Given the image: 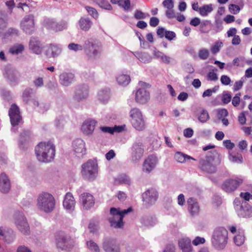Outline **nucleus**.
Wrapping results in <instances>:
<instances>
[{
  "instance_id": "obj_12",
  "label": "nucleus",
  "mask_w": 252,
  "mask_h": 252,
  "mask_svg": "<svg viewBox=\"0 0 252 252\" xmlns=\"http://www.w3.org/2000/svg\"><path fill=\"white\" fill-rule=\"evenodd\" d=\"M44 26L48 30L55 32L63 31L67 28V23L65 21L57 22L54 19H47L44 22Z\"/></svg>"
},
{
  "instance_id": "obj_63",
  "label": "nucleus",
  "mask_w": 252,
  "mask_h": 252,
  "mask_svg": "<svg viewBox=\"0 0 252 252\" xmlns=\"http://www.w3.org/2000/svg\"><path fill=\"white\" fill-rule=\"evenodd\" d=\"M176 36V34L174 32L171 31L165 32V37L166 38L169 40H172Z\"/></svg>"
},
{
  "instance_id": "obj_28",
  "label": "nucleus",
  "mask_w": 252,
  "mask_h": 252,
  "mask_svg": "<svg viewBox=\"0 0 252 252\" xmlns=\"http://www.w3.org/2000/svg\"><path fill=\"white\" fill-rule=\"evenodd\" d=\"M238 215L243 218H248L252 216V208L246 202H243L238 211Z\"/></svg>"
},
{
  "instance_id": "obj_7",
  "label": "nucleus",
  "mask_w": 252,
  "mask_h": 252,
  "mask_svg": "<svg viewBox=\"0 0 252 252\" xmlns=\"http://www.w3.org/2000/svg\"><path fill=\"white\" fill-rule=\"evenodd\" d=\"M81 175L84 179L93 181L94 177V161L89 159L82 165Z\"/></svg>"
},
{
  "instance_id": "obj_62",
  "label": "nucleus",
  "mask_w": 252,
  "mask_h": 252,
  "mask_svg": "<svg viewBox=\"0 0 252 252\" xmlns=\"http://www.w3.org/2000/svg\"><path fill=\"white\" fill-rule=\"evenodd\" d=\"M159 22V21L158 18L153 17L150 19L149 23L151 27H155L158 25Z\"/></svg>"
},
{
  "instance_id": "obj_11",
  "label": "nucleus",
  "mask_w": 252,
  "mask_h": 252,
  "mask_svg": "<svg viewBox=\"0 0 252 252\" xmlns=\"http://www.w3.org/2000/svg\"><path fill=\"white\" fill-rule=\"evenodd\" d=\"M8 115L11 125L13 126H18L22 120L20 109L15 104L11 105L8 111Z\"/></svg>"
},
{
  "instance_id": "obj_23",
  "label": "nucleus",
  "mask_w": 252,
  "mask_h": 252,
  "mask_svg": "<svg viewBox=\"0 0 252 252\" xmlns=\"http://www.w3.org/2000/svg\"><path fill=\"white\" fill-rule=\"evenodd\" d=\"M103 249L106 252H120V251L119 245L113 240L105 241L103 243Z\"/></svg>"
},
{
  "instance_id": "obj_36",
  "label": "nucleus",
  "mask_w": 252,
  "mask_h": 252,
  "mask_svg": "<svg viewBox=\"0 0 252 252\" xmlns=\"http://www.w3.org/2000/svg\"><path fill=\"white\" fill-rule=\"evenodd\" d=\"M136 57L140 62L145 63H150L152 59V57L149 54L145 52L136 53Z\"/></svg>"
},
{
  "instance_id": "obj_4",
  "label": "nucleus",
  "mask_w": 252,
  "mask_h": 252,
  "mask_svg": "<svg viewBox=\"0 0 252 252\" xmlns=\"http://www.w3.org/2000/svg\"><path fill=\"white\" fill-rule=\"evenodd\" d=\"M228 232L222 227L216 228L213 232L212 238V243L217 250H222L227 242Z\"/></svg>"
},
{
  "instance_id": "obj_16",
  "label": "nucleus",
  "mask_w": 252,
  "mask_h": 252,
  "mask_svg": "<svg viewBox=\"0 0 252 252\" xmlns=\"http://www.w3.org/2000/svg\"><path fill=\"white\" fill-rule=\"evenodd\" d=\"M80 200L82 203L83 208L86 210H89L93 207L94 204V196L87 192L81 194Z\"/></svg>"
},
{
  "instance_id": "obj_53",
  "label": "nucleus",
  "mask_w": 252,
  "mask_h": 252,
  "mask_svg": "<svg viewBox=\"0 0 252 252\" xmlns=\"http://www.w3.org/2000/svg\"><path fill=\"white\" fill-rule=\"evenodd\" d=\"M244 82V79L243 78H241L240 80L235 82L233 86V90L234 91H238L240 90L242 88Z\"/></svg>"
},
{
  "instance_id": "obj_35",
  "label": "nucleus",
  "mask_w": 252,
  "mask_h": 252,
  "mask_svg": "<svg viewBox=\"0 0 252 252\" xmlns=\"http://www.w3.org/2000/svg\"><path fill=\"white\" fill-rule=\"evenodd\" d=\"M241 93H238L235 94V95L232 98L231 100L232 104L234 107H238L241 104V108L242 109L245 106L246 103L245 101H241Z\"/></svg>"
},
{
  "instance_id": "obj_41",
  "label": "nucleus",
  "mask_w": 252,
  "mask_h": 252,
  "mask_svg": "<svg viewBox=\"0 0 252 252\" xmlns=\"http://www.w3.org/2000/svg\"><path fill=\"white\" fill-rule=\"evenodd\" d=\"M210 118L208 112L202 109L198 116V120L202 123H206Z\"/></svg>"
},
{
  "instance_id": "obj_19",
  "label": "nucleus",
  "mask_w": 252,
  "mask_h": 252,
  "mask_svg": "<svg viewBox=\"0 0 252 252\" xmlns=\"http://www.w3.org/2000/svg\"><path fill=\"white\" fill-rule=\"evenodd\" d=\"M188 210L191 216L197 215L200 212V207L196 199L190 197L188 199Z\"/></svg>"
},
{
  "instance_id": "obj_58",
  "label": "nucleus",
  "mask_w": 252,
  "mask_h": 252,
  "mask_svg": "<svg viewBox=\"0 0 252 252\" xmlns=\"http://www.w3.org/2000/svg\"><path fill=\"white\" fill-rule=\"evenodd\" d=\"M229 10L231 13L237 14L239 12L240 8L238 5L231 4L229 6Z\"/></svg>"
},
{
  "instance_id": "obj_44",
  "label": "nucleus",
  "mask_w": 252,
  "mask_h": 252,
  "mask_svg": "<svg viewBox=\"0 0 252 252\" xmlns=\"http://www.w3.org/2000/svg\"><path fill=\"white\" fill-rule=\"evenodd\" d=\"M118 5L123 8L125 11H128L130 8V0H120Z\"/></svg>"
},
{
  "instance_id": "obj_64",
  "label": "nucleus",
  "mask_w": 252,
  "mask_h": 252,
  "mask_svg": "<svg viewBox=\"0 0 252 252\" xmlns=\"http://www.w3.org/2000/svg\"><path fill=\"white\" fill-rule=\"evenodd\" d=\"M240 196L244 198L246 201H249L252 199V195L249 192H241Z\"/></svg>"
},
{
  "instance_id": "obj_20",
  "label": "nucleus",
  "mask_w": 252,
  "mask_h": 252,
  "mask_svg": "<svg viewBox=\"0 0 252 252\" xmlns=\"http://www.w3.org/2000/svg\"><path fill=\"white\" fill-rule=\"evenodd\" d=\"M150 98L149 93L144 89L138 90L135 94L136 102L144 104L146 103Z\"/></svg>"
},
{
  "instance_id": "obj_32",
  "label": "nucleus",
  "mask_w": 252,
  "mask_h": 252,
  "mask_svg": "<svg viewBox=\"0 0 252 252\" xmlns=\"http://www.w3.org/2000/svg\"><path fill=\"white\" fill-rule=\"evenodd\" d=\"M74 76L72 73H64L61 75V83L65 86L70 85L74 81Z\"/></svg>"
},
{
  "instance_id": "obj_1",
  "label": "nucleus",
  "mask_w": 252,
  "mask_h": 252,
  "mask_svg": "<svg viewBox=\"0 0 252 252\" xmlns=\"http://www.w3.org/2000/svg\"><path fill=\"white\" fill-rule=\"evenodd\" d=\"M37 159L42 162L48 163L54 159L56 153L55 145L51 142H41L35 148Z\"/></svg>"
},
{
  "instance_id": "obj_34",
  "label": "nucleus",
  "mask_w": 252,
  "mask_h": 252,
  "mask_svg": "<svg viewBox=\"0 0 252 252\" xmlns=\"http://www.w3.org/2000/svg\"><path fill=\"white\" fill-rule=\"evenodd\" d=\"M98 99L101 102H107L110 97V91L109 89L102 90L98 93Z\"/></svg>"
},
{
  "instance_id": "obj_57",
  "label": "nucleus",
  "mask_w": 252,
  "mask_h": 252,
  "mask_svg": "<svg viewBox=\"0 0 252 252\" xmlns=\"http://www.w3.org/2000/svg\"><path fill=\"white\" fill-rule=\"evenodd\" d=\"M165 16L168 19H172L176 17V13L174 9H167L165 12Z\"/></svg>"
},
{
  "instance_id": "obj_61",
  "label": "nucleus",
  "mask_w": 252,
  "mask_h": 252,
  "mask_svg": "<svg viewBox=\"0 0 252 252\" xmlns=\"http://www.w3.org/2000/svg\"><path fill=\"white\" fill-rule=\"evenodd\" d=\"M33 83L37 88L42 87L44 84L43 78L39 77L36 78L33 81Z\"/></svg>"
},
{
  "instance_id": "obj_42",
  "label": "nucleus",
  "mask_w": 252,
  "mask_h": 252,
  "mask_svg": "<svg viewBox=\"0 0 252 252\" xmlns=\"http://www.w3.org/2000/svg\"><path fill=\"white\" fill-rule=\"evenodd\" d=\"M24 50V47L22 44H17L11 47L9 52L13 55H18L21 53Z\"/></svg>"
},
{
  "instance_id": "obj_55",
  "label": "nucleus",
  "mask_w": 252,
  "mask_h": 252,
  "mask_svg": "<svg viewBox=\"0 0 252 252\" xmlns=\"http://www.w3.org/2000/svg\"><path fill=\"white\" fill-rule=\"evenodd\" d=\"M162 5L167 9H173L174 6V3L172 0H164L162 2Z\"/></svg>"
},
{
  "instance_id": "obj_31",
  "label": "nucleus",
  "mask_w": 252,
  "mask_h": 252,
  "mask_svg": "<svg viewBox=\"0 0 252 252\" xmlns=\"http://www.w3.org/2000/svg\"><path fill=\"white\" fill-rule=\"evenodd\" d=\"M61 52V50L57 46L50 44L46 51V55L49 58L53 57L58 56Z\"/></svg>"
},
{
  "instance_id": "obj_15",
  "label": "nucleus",
  "mask_w": 252,
  "mask_h": 252,
  "mask_svg": "<svg viewBox=\"0 0 252 252\" xmlns=\"http://www.w3.org/2000/svg\"><path fill=\"white\" fill-rule=\"evenodd\" d=\"M132 150V160L136 162L143 156L144 153L143 145L140 142H136L134 143Z\"/></svg>"
},
{
  "instance_id": "obj_49",
  "label": "nucleus",
  "mask_w": 252,
  "mask_h": 252,
  "mask_svg": "<svg viewBox=\"0 0 252 252\" xmlns=\"http://www.w3.org/2000/svg\"><path fill=\"white\" fill-rule=\"evenodd\" d=\"M134 18L136 19H145L147 17H149L150 15L148 13H145L141 10H136L134 13Z\"/></svg>"
},
{
  "instance_id": "obj_40",
  "label": "nucleus",
  "mask_w": 252,
  "mask_h": 252,
  "mask_svg": "<svg viewBox=\"0 0 252 252\" xmlns=\"http://www.w3.org/2000/svg\"><path fill=\"white\" fill-rule=\"evenodd\" d=\"M91 24V22L88 18H82L79 21L80 27L84 31H88L90 28Z\"/></svg>"
},
{
  "instance_id": "obj_5",
  "label": "nucleus",
  "mask_w": 252,
  "mask_h": 252,
  "mask_svg": "<svg viewBox=\"0 0 252 252\" xmlns=\"http://www.w3.org/2000/svg\"><path fill=\"white\" fill-rule=\"evenodd\" d=\"M130 122L132 126L138 131H142L146 128V122L141 111L134 108L129 111Z\"/></svg>"
},
{
  "instance_id": "obj_3",
  "label": "nucleus",
  "mask_w": 252,
  "mask_h": 252,
  "mask_svg": "<svg viewBox=\"0 0 252 252\" xmlns=\"http://www.w3.org/2000/svg\"><path fill=\"white\" fill-rule=\"evenodd\" d=\"M132 211L131 208L121 210L120 208H111L110 210V217L109 221L110 225L115 228H121L124 226V217Z\"/></svg>"
},
{
  "instance_id": "obj_37",
  "label": "nucleus",
  "mask_w": 252,
  "mask_h": 252,
  "mask_svg": "<svg viewBox=\"0 0 252 252\" xmlns=\"http://www.w3.org/2000/svg\"><path fill=\"white\" fill-rule=\"evenodd\" d=\"M229 158L231 161L237 163H242L243 160L242 155L235 152H232L229 154Z\"/></svg>"
},
{
  "instance_id": "obj_24",
  "label": "nucleus",
  "mask_w": 252,
  "mask_h": 252,
  "mask_svg": "<svg viewBox=\"0 0 252 252\" xmlns=\"http://www.w3.org/2000/svg\"><path fill=\"white\" fill-rule=\"evenodd\" d=\"M10 181L4 173L0 175V190L3 193L8 192L10 189Z\"/></svg>"
},
{
  "instance_id": "obj_46",
  "label": "nucleus",
  "mask_w": 252,
  "mask_h": 252,
  "mask_svg": "<svg viewBox=\"0 0 252 252\" xmlns=\"http://www.w3.org/2000/svg\"><path fill=\"white\" fill-rule=\"evenodd\" d=\"M18 35V31L14 28H9L7 31L4 32L3 37L4 38L9 36H17Z\"/></svg>"
},
{
  "instance_id": "obj_60",
  "label": "nucleus",
  "mask_w": 252,
  "mask_h": 252,
  "mask_svg": "<svg viewBox=\"0 0 252 252\" xmlns=\"http://www.w3.org/2000/svg\"><path fill=\"white\" fill-rule=\"evenodd\" d=\"M205 242V240L203 237L199 236L196 237L193 241L192 244L194 246H197L200 244H203Z\"/></svg>"
},
{
  "instance_id": "obj_2",
  "label": "nucleus",
  "mask_w": 252,
  "mask_h": 252,
  "mask_svg": "<svg viewBox=\"0 0 252 252\" xmlns=\"http://www.w3.org/2000/svg\"><path fill=\"white\" fill-rule=\"evenodd\" d=\"M55 199L51 193L42 192L39 194L37 199V208L46 213L52 212L55 208Z\"/></svg>"
},
{
  "instance_id": "obj_27",
  "label": "nucleus",
  "mask_w": 252,
  "mask_h": 252,
  "mask_svg": "<svg viewBox=\"0 0 252 252\" xmlns=\"http://www.w3.org/2000/svg\"><path fill=\"white\" fill-rule=\"evenodd\" d=\"M56 245L57 247L64 249L67 243V238L63 232L59 231L55 234Z\"/></svg>"
},
{
  "instance_id": "obj_43",
  "label": "nucleus",
  "mask_w": 252,
  "mask_h": 252,
  "mask_svg": "<svg viewBox=\"0 0 252 252\" xmlns=\"http://www.w3.org/2000/svg\"><path fill=\"white\" fill-rule=\"evenodd\" d=\"M209 56V51L208 49L202 48L198 51V57L200 59L205 60L208 59Z\"/></svg>"
},
{
  "instance_id": "obj_33",
  "label": "nucleus",
  "mask_w": 252,
  "mask_h": 252,
  "mask_svg": "<svg viewBox=\"0 0 252 252\" xmlns=\"http://www.w3.org/2000/svg\"><path fill=\"white\" fill-rule=\"evenodd\" d=\"M175 159L178 162L180 163H184L187 160L189 159H192L193 160H196L195 158L192 157H191L189 156H188L183 153L181 152H177L175 153L174 155Z\"/></svg>"
},
{
  "instance_id": "obj_22",
  "label": "nucleus",
  "mask_w": 252,
  "mask_h": 252,
  "mask_svg": "<svg viewBox=\"0 0 252 252\" xmlns=\"http://www.w3.org/2000/svg\"><path fill=\"white\" fill-rule=\"evenodd\" d=\"M75 205V201L70 192L66 193L63 201V206L64 208L69 211L73 210Z\"/></svg>"
},
{
  "instance_id": "obj_18",
  "label": "nucleus",
  "mask_w": 252,
  "mask_h": 252,
  "mask_svg": "<svg viewBox=\"0 0 252 252\" xmlns=\"http://www.w3.org/2000/svg\"><path fill=\"white\" fill-rule=\"evenodd\" d=\"M29 49L34 54H40L42 52L43 46L37 38L32 37L29 42Z\"/></svg>"
},
{
  "instance_id": "obj_51",
  "label": "nucleus",
  "mask_w": 252,
  "mask_h": 252,
  "mask_svg": "<svg viewBox=\"0 0 252 252\" xmlns=\"http://www.w3.org/2000/svg\"><path fill=\"white\" fill-rule=\"evenodd\" d=\"M32 93V89L30 88L26 89L23 93L22 97L24 101L27 103Z\"/></svg>"
},
{
  "instance_id": "obj_26",
  "label": "nucleus",
  "mask_w": 252,
  "mask_h": 252,
  "mask_svg": "<svg viewBox=\"0 0 252 252\" xmlns=\"http://www.w3.org/2000/svg\"><path fill=\"white\" fill-rule=\"evenodd\" d=\"M81 129L85 134H92L94 130V121L91 119L86 120L82 125Z\"/></svg>"
},
{
  "instance_id": "obj_29",
  "label": "nucleus",
  "mask_w": 252,
  "mask_h": 252,
  "mask_svg": "<svg viewBox=\"0 0 252 252\" xmlns=\"http://www.w3.org/2000/svg\"><path fill=\"white\" fill-rule=\"evenodd\" d=\"M89 91L88 87L83 86L78 87L76 91L75 94V98L78 100H80L85 99L88 96Z\"/></svg>"
},
{
  "instance_id": "obj_56",
  "label": "nucleus",
  "mask_w": 252,
  "mask_h": 252,
  "mask_svg": "<svg viewBox=\"0 0 252 252\" xmlns=\"http://www.w3.org/2000/svg\"><path fill=\"white\" fill-rule=\"evenodd\" d=\"M118 180L120 183H124L126 184H130V180L129 178L125 174L120 175L118 178Z\"/></svg>"
},
{
  "instance_id": "obj_59",
  "label": "nucleus",
  "mask_w": 252,
  "mask_h": 252,
  "mask_svg": "<svg viewBox=\"0 0 252 252\" xmlns=\"http://www.w3.org/2000/svg\"><path fill=\"white\" fill-rule=\"evenodd\" d=\"M220 80L221 84L225 86L229 85L231 82L230 78L225 75H222Z\"/></svg>"
},
{
  "instance_id": "obj_30",
  "label": "nucleus",
  "mask_w": 252,
  "mask_h": 252,
  "mask_svg": "<svg viewBox=\"0 0 252 252\" xmlns=\"http://www.w3.org/2000/svg\"><path fill=\"white\" fill-rule=\"evenodd\" d=\"M125 126H115L114 127L101 126L100 130L104 133H109L113 134L115 133H119L123 131Z\"/></svg>"
},
{
  "instance_id": "obj_54",
  "label": "nucleus",
  "mask_w": 252,
  "mask_h": 252,
  "mask_svg": "<svg viewBox=\"0 0 252 252\" xmlns=\"http://www.w3.org/2000/svg\"><path fill=\"white\" fill-rule=\"evenodd\" d=\"M7 27L6 21L2 18L0 17V36L3 35L4 31Z\"/></svg>"
},
{
  "instance_id": "obj_45",
  "label": "nucleus",
  "mask_w": 252,
  "mask_h": 252,
  "mask_svg": "<svg viewBox=\"0 0 252 252\" xmlns=\"http://www.w3.org/2000/svg\"><path fill=\"white\" fill-rule=\"evenodd\" d=\"M232 99L231 94L228 91H224L222 94V101L224 104H228Z\"/></svg>"
},
{
  "instance_id": "obj_52",
  "label": "nucleus",
  "mask_w": 252,
  "mask_h": 252,
  "mask_svg": "<svg viewBox=\"0 0 252 252\" xmlns=\"http://www.w3.org/2000/svg\"><path fill=\"white\" fill-rule=\"evenodd\" d=\"M207 79L211 81H216L218 80V76L217 73L214 71V70H212L210 71L207 75Z\"/></svg>"
},
{
  "instance_id": "obj_21",
  "label": "nucleus",
  "mask_w": 252,
  "mask_h": 252,
  "mask_svg": "<svg viewBox=\"0 0 252 252\" xmlns=\"http://www.w3.org/2000/svg\"><path fill=\"white\" fill-rule=\"evenodd\" d=\"M83 49L88 59H90L94 54V39L91 38L86 40L83 46Z\"/></svg>"
},
{
  "instance_id": "obj_14",
  "label": "nucleus",
  "mask_w": 252,
  "mask_h": 252,
  "mask_svg": "<svg viewBox=\"0 0 252 252\" xmlns=\"http://www.w3.org/2000/svg\"><path fill=\"white\" fill-rule=\"evenodd\" d=\"M21 27L25 32L28 34H31L34 29L33 16H26L21 22Z\"/></svg>"
},
{
  "instance_id": "obj_50",
  "label": "nucleus",
  "mask_w": 252,
  "mask_h": 252,
  "mask_svg": "<svg viewBox=\"0 0 252 252\" xmlns=\"http://www.w3.org/2000/svg\"><path fill=\"white\" fill-rule=\"evenodd\" d=\"M222 45V43L221 42H220V41L216 42L215 43L214 45H213L211 48V51L212 53L213 54H216L217 53H218L220 51V49Z\"/></svg>"
},
{
  "instance_id": "obj_38",
  "label": "nucleus",
  "mask_w": 252,
  "mask_h": 252,
  "mask_svg": "<svg viewBox=\"0 0 252 252\" xmlns=\"http://www.w3.org/2000/svg\"><path fill=\"white\" fill-rule=\"evenodd\" d=\"M117 81L120 85L126 86L129 83L130 78L127 75L120 74L117 77Z\"/></svg>"
},
{
  "instance_id": "obj_48",
  "label": "nucleus",
  "mask_w": 252,
  "mask_h": 252,
  "mask_svg": "<svg viewBox=\"0 0 252 252\" xmlns=\"http://www.w3.org/2000/svg\"><path fill=\"white\" fill-rule=\"evenodd\" d=\"M245 241V237L243 234H238L234 238V242L237 246L242 245Z\"/></svg>"
},
{
  "instance_id": "obj_13",
  "label": "nucleus",
  "mask_w": 252,
  "mask_h": 252,
  "mask_svg": "<svg viewBox=\"0 0 252 252\" xmlns=\"http://www.w3.org/2000/svg\"><path fill=\"white\" fill-rule=\"evenodd\" d=\"M158 163L157 157L154 155H150L144 160L142 164V171L150 173L156 168Z\"/></svg>"
},
{
  "instance_id": "obj_8",
  "label": "nucleus",
  "mask_w": 252,
  "mask_h": 252,
  "mask_svg": "<svg viewBox=\"0 0 252 252\" xmlns=\"http://www.w3.org/2000/svg\"><path fill=\"white\" fill-rule=\"evenodd\" d=\"M72 148L73 155L78 158H83L86 154L85 143L80 138H77L73 141Z\"/></svg>"
},
{
  "instance_id": "obj_9",
  "label": "nucleus",
  "mask_w": 252,
  "mask_h": 252,
  "mask_svg": "<svg viewBox=\"0 0 252 252\" xmlns=\"http://www.w3.org/2000/svg\"><path fill=\"white\" fill-rule=\"evenodd\" d=\"M15 224L18 229L24 234L30 233L29 226L22 212H16L14 215Z\"/></svg>"
},
{
  "instance_id": "obj_47",
  "label": "nucleus",
  "mask_w": 252,
  "mask_h": 252,
  "mask_svg": "<svg viewBox=\"0 0 252 252\" xmlns=\"http://www.w3.org/2000/svg\"><path fill=\"white\" fill-rule=\"evenodd\" d=\"M67 47L69 50L74 51L75 52L82 51L83 50V46L74 43H71L69 44Z\"/></svg>"
},
{
  "instance_id": "obj_39",
  "label": "nucleus",
  "mask_w": 252,
  "mask_h": 252,
  "mask_svg": "<svg viewBox=\"0 0 252 252\" xmlns=\"http://www.w3.org/2000/svg\"><path fill=\"white\" fill-rule=\"evenodd\" d=\"M213 7L211 4L204 5L200 7L199 13L202 16H206L209 13L213 11Z\"/></svg>"
},
{
  "instance_id": "obj_25",
  "label": "nucleus",
  "mask_w": 252,
  "mask_h": 252,
  "mask_svg": "<svg viewBox=\"0 0 252 252\" xmlns=\"http://www.w3.org/2000/svg\"><path fill=\"white\" fill-rule=\"evenodd\" d=\"M178 245L182 252H191L192 247L191 240L189 238H183L178 241Z\"/></svg>"
},
{
  "instance_id": "obj_10",
  "label": "nucleus",
  "mask_w": 252,
  "mask_h": 252,
  "mask_svg": "<svg viewBox=\"0 0 252 252\" xmlns=\"http://www.w3.org/2000/svg\"><path fill=\"white\" fill-rule=\"evenodd\" d=\"M244 179L242 177H236L226 180L221 186L222 189L226 192L233 191L242 184Z\"/></svg>"
},
{
  "instance_id": "obj_17",
  "label": "nucleus",
  "mask_w": 252,
  "mask_h": 252,
  "mask_svg": "<svg viewBox=\"0 0 252 252\" xmlns=\"http://www.w3.org/2000/svg\"><path fill=\"white\" fill-rule=\"evenodd\" d=\"M158 196V192L154 189L147 190L142 195L143 201L149 204L154 203L157 200Z\"/></svg>"
},
{
  "instance_id": "obj_6",
  "label": "nucleus",
  "mask_w": 252,
  "mask_h": 252,
  "mask_svg": "<svg viewBox=\"0 0 252 252\" xmlns=\"http://www.w3.org/2000/svg\"><path fill=\"white\" fill-rule=\"evenodd\" d=\"M215 153L216 154V152L210 153L206 157L205 159L200 160V168L203 171L209 173H213L216 171V166L214 164Z\"/></svg>"
}]
</instances>
